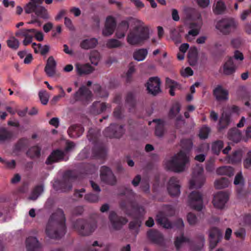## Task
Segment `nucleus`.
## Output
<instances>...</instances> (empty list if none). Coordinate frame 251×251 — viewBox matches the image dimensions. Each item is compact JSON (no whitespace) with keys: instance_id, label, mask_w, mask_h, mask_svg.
I'll list each match as a JSON object with an SVG mask.
<instances>
[{"instance_id":"1","label":"nucleus","mask_w":251,"mask_h":251,"mask_svg":"<svg viewBox=\"0 0 251 251\" xmlns=\"http://www.w3.org/2000/svg\"><path fill=\"white\" fill-rule=\"evenodd\" d=\"M129 28L126 42L130 45H141L150 37L149 25L140 19L129 18L119 23L115 32L116 38L119 39L124 38Z\"/></svg>"},{"instance_id":"2","label":"nucleus","mask_w":251,"mask_h":251,"mask_svg":"<svg viewBox=\"0 0 251 251\" xmlns=\"http://www.w3.org/2000/svg\"><path fill=\"white\" fill-rule=\"evenodd\" d=\"M183 148L187 149L192 146V143L190 140H184L181 141ZM189 162V156L188 150H181L175 154L172 159L165 163V167L171 171L175 172H181L185 170L186 165Z\"/></svg>"},{"instance_id":"3","label":"nucleus","mask_w":251,"mask_h":251,"mask_svg":"<svg viewBox=\"0 0 251 251\" xmlns=\"http://www.w3.org/2000/svg\"><path fill=\"white\" fill-rule=\"evenodd\" d=\"M65 218L63 212L58 209L50 216L46 226L45 232L50 238L57 239L65 234Z\"/></svg>"},{"instance_id":"4","label":"nucleus","mask_w":251,"mask_h":251,"mask_svg":"<svg viewBox=\"0 0 251 251\" xmlns=\"http://www.w3.org/2000/svg\"><path fill=\"white\" fill-rule=\"evenodd\" d=\"M215 27L222 35H228L236 31L238 23L233 18H224L217 21Z\"/></svg>"},{"instance_id":"5","label":"nucleus","mask_w":251,"mask_h":251,"mask_svg":"<svg viewBox=\"0 0 251 251\" xmlns=\"http://www.w3.org/2000/svg\"><path fill=\"white\" fill-rule=\"evenodd\" d=\"M205 181L203 168L200 165H197L193 170L192 177L189 182L190 189H197L201 188Z\"/></svg>"},{"instance_id":"6","label":"nucleus","mask_w":251,"mask_h":251,"mask_svg":"<svg viewBox=\"0 0 251 251\" xmlns=\"http://www.w3.org/2000/svg\"><path fill=\"white\" fill-rule=\"evenodd\" d=\"M188 205L197 211H201L203 208L202 196L199 192H191L188 200Z\"/></svg>"},{"instance_id":"7","label":"nucleus","mask_w":251,"mask_h":251,"mask_svg":"<svg viewBox=\"0 0 251 251\" xmlns=\"http://www.w3.org/2000/svg\"><path fill=\"white\" fill-rule=\"evenodd\" d=\"M74 97L75 100L80 101L84 104H87L92 100V94L85 86H82L74 94Z\"/></svg>"},{"instance_id":"8","label":"nucleus","mask_w":251,"mask_h":251,"mask_svg":"<svg viewBox=\"0 0 251 251\" xmlns=\"http://www.w3.org/2000/svg\"><path fill=\"white\" fill-rule=\"evenodd\" d=\"M116 25L115 19L111 16H108L105 20L104 27L102 34L104 36H110L114 33Z\"/></svg>"},{"instance_id":"9","label":"nucleus","mask_w":251,"mask_h":251,"mask_svg":"<svg viewBox=\"0 0 251 251\" xmlns=\"http://www.w3.org/2000/svg\"><path fill=\"white\" fill-rule=\"evenodd\" d=\"M228 195L226 193L219 192L214 195L212 201L215 207L222 209L228 200Z\"/></svg>"},{"instance_id":"10","label":"nucleus","mask_w":251,"mask_h":251,"mask_svg":"<svg viewBox=\"0 0 251 251\" xmlns=\"http://www.w3.org/2000/svg\"><path fill=\"white\" fill-rule=\"evenodd\" d=\"M148 92L153 95H156L161 92L160 80L157 77H151L147 83Z\"/></svg>"},{"instance_id":"11","label":"nucleus","mask_w":251,"mask_h":251,"mask_svg":"<svg viewBox=\"0 0 251 251\" xmlns=\"http://www.w3.org/2000/svg\"><path fill=\"white\" fill-rule=\"evenodd\" d=\"M156 220L158 223L162 225L166 228H172L173 227H176L177 228H182L184 226L183 220L180 219L177 221L176 224L174 226H172L167 218L161 213L157 215Z\"/></svg>"},{"instance_id":"12","label":"nucleus","mask_w":251,"mask_h":251,"mask_svg":"<svg viewBox=\"0 0 251 251\" xmlns=\"http://www.w3.org/2000/svg\"><path fill=\"white\" fill-rule=\"evenodd\" d=\"M100 178L102 181L108 184L113 185L116 182V178L110 169L103 166L100 169Z\"/></svg>"},{"instance_id":"13","label":"nucleus","mask_w":251,"mask_h":251,"mask_svg":"<svg viewBox=\"0 0 251 251\" xmlns=\"http://www.w3.org/2000/svg\"><path fill=\"white\" fill-rule=\"evenodd\" d=\"M68 157L67 156L65 152L60 150H56L52 151L50 155L47 158L46 163L47 164H51L53 163L57 162L61 160H67Z\"/></svg>"},{"instance_id":"14","label":"nucleus","mask_w":251,"mask_h":251,"mask_svg":"<svg viewBox=\"0 0 251 251\" xmlns=\"http://www.w3.org/2000/svg\"><path fill=\"white\" fill-rule=\"evenodd\" d=\"M210 245L211 249H213L222 237L220 231L216 227H213L209 231Z\"/></svg>"},{"instance_id":"15","label":"nucleus","mask_w":251,"mask_h":251,"mask_svg":"<svg viewBox=\"0 0 251 251\" xmlns=\"http://www.w3.org/2000/svg\"><path fill=\"white\" fill-rule=\"evenodd\" d=\"M76 228H77L81 234L87 235L95 230L96 226L95 225L91 226L88 223H84L82 221H79L77 222Z\"/></svg>"},{"instance_id":"16","label":"nucleus","mask_w":251,"mask_h":251,"mask_svg":"<svg viewBox=\"0 0 251 251\" xmlns=\"http://www.w3.org/2000/svg\"><path fill=\"white\" fill-rule=\"evenodd\" d=\"M169 194L174 196H177L180 194V185L178 180L175 177L171 178L168 185Z\"/></svg>"},{"instance_id":"17","label":"nucleus","mask_w":251,"mask_h":251,"mask_svg":"<svg viewBox=\"0 0 251 251\" xmlns=\"http://www.w3.org/2000/svg\"><path fill=\"white\" fill-rule=\"evenodd\" d=\"M110 107L108 104L101 101H95L91 106L90 112L94 115L100 114Z\"/></svg>"},{"instance_id":"18","label":"nucleus","mask_w":251,"mask_h":251,"mask_svg":"<svg viewBox=\"0 0 251 251\" xmlns=\"http://www.w3.org/2000/svg\"><path fill=\"white\" fill-rule=\"evenodd\" d=\"M56 62L52 56H50L45 68V71L49 77H53L56 74Z\"/></svg>"},{"instance_id":"19","label":"nucleus","mask_w":251,"mask_h":251,"mask_svg":"<svg viewBox=\"0 0 251 251\" xmlns=\"http://www.w3.org/2000/svg\"><path fill=\"white\" fill-rule=\"evenodd\" d=\"M237 65L233 58L229 57L223 65V73L226 75L233 74L237 69Z\"/></svg>"},{"instance_id":"20","label":"nucleus","mask_w":251,"mask_h":251,"mask_svg":"<svg viewBox=\"0 0 251 251\" xmlns=\"http://www.w3.org/2000/svg\"><path fill=\"white\" fill-rule=\"evenodd\" d=\"M43 0H30V1L27 3L24 7L25 12L27 14H30L32 12L35 13Z\"/></svg>"},{"instance_id":"21","label":"nucleus","mask_w":251,"mask_h":251,"mask_svg":"<svg viewBox=\"0 0 251 251\" xmlns=\"http://www.w3.org/2000/svg\"><path fill=\"white\" fill-rule=\"evenodd\" d=\"M109 219L111 222L112 226L115 229H119L121 226L125 224L127 221L125 218H119L117 217L116 213L111 212L109 215Z\"/></svg>"},{"instance_id":"22","label":"nucleus","mask_w":251,"mask_h":251,"mask_svg":"<svg viewBox=\"0 0 251 251\" xmlns=\"http://www.w3.org/2000/svg\"><path fill=\"white\" fill-rule=\"evenodd\" d=\"M27 251H40V245L35 237H30L26 241Z\"/></svg>"},{"instance_id":"23","label":"nucleus","mask_w":251,"mask_h":251,"mask_svg":"<svg viewBox=\"0 0 251 251\" xmlns=\"http://www.w3.org/2000/svg\"><path fill=\"white\" fill-rule=\"evenodd\" d=\"M98 44V39L95 38H88L83 40L80 43L81 48L89 50L95 48Z\"/></svg>"},{"instance_id":"24","label":"nucleus","mask_w":251,"mask_h":251,"mask_svg":"<svg viewBox=\"0 0 251 251\" xmlns=\"http://www.w3.org/2000/svg\"><path fill=\"white\" fill-rule=\"evenodd\" d=\"M151 123L155 124V135L159 137H162L164 134L165 131L164 129V122L159 119H155L153 120L151 122H149V125H151Z\"/></svg>"},{"instance_id":"25","label":"nucleus","mask_w":251,"mask_h":251,"mask_svg":"<svg viewBox=\"0 0 251 251\" xmlns=\"http://www.w3.org/2000/svg\"><path fill=\"white\" fill-rule=\"evenodd\" d=\"M75 67L77 73L80 75L89 74L94 70V69L88 64L77 63Z\"/></svg>"},{"instance_id":"26","label":"nucleus","mask_w":251,"mask_h":251,"mask_svg":"<svg viewBox=\"0 0 251 251\" xmlns=\"http://www.w3.org/2000/svg\"><path fill=\"white\" fill-rule=\"evenodd\" d=\"M214 95L218 100H225L228 99V92L220 86L214 89Z\"/></svg>"},{"instance_id":"27","label":"nucleus","mask_w":251,"mask_h":251,"mask_svg":"<svg viewBox=\"0 0 251 251\" xmlns=\"http://www.w3.org/2000/svg\"><path fill=\"white\" fill-rule=\"evenodd\" d=\"M180 110V104L178 103H175L170 110L169 117L171 119L176 118L177 122L181 121L182 117L179 115Z\"/></svg>"},{"instance_id":"28","label":"nucleus","mask_w":251,"mask_h":251,"mask_svg":"<svg viewBox=\"0 0 251 251\" xmlns=\"http://www.w3.org/2000/svg\"><path fill=\"white\" fill-rule=\"evenodd\" d=\"M30 31L27 29H23L19 32L16 33L17 36H22L25 37L23 41V44L25 46H27L29 43H31L32 35H30Z\"/></svg>"},{"instance_id":"29","label":"nucleus","mask_w":251,"mask_h":251,"mask_svg":"<svg viewBox=\"0 0 251 251\" xmlns=\"http://www.w3.org/2000/svg\"><path fill=\"white\" fill-rule=\"evenodd\" d=\"M83 132L82 127L79 126L74 125L69 127L68 130V134L72 137L79 136Z\"/></svg>"},{"instance_id":"30","label":"nucleus","mask_w":251,"mask_h":251,"mask_svg":"<svg viewBox=\"0 0 251 251\" xmlns=\"http://www.w3.org/2000/svg\"><path fill=\"white\" fill-rule=\"evenodd\" d=\"M148 53L146 49H141L136 50L133 53V58L137 61H142L145 60Z\"/></svg>"},{"instance_id":"31","label":"nucleus","mask_w":251,"mask_h":251,"mask_svg":"<svg viewBox=\"0 0 251 251\" xmlns=\"http://www.w3.org/2000/svg\"><path fill=\"white\" fill-rule=\"evenodd\" d=\"M231 122L230 115L226 113H223L219 122V130H222L226 127Z\"/></svg>"},{"instance_id":"32","label":"nucleus","mask_w":251,"mask_h":251,"mask_svg":"<svg viewBox=\"0 0 251 251\" xmlns=\"http://www.w3.org/2000/svg\"><path fill=\"white\" fill-rule=\"evenodd\" d=\"M226 10V6L222 0H215L213 6V12L216 14H221Z\"/></svg>"},{"instance_id":"33","label":"nucleus","mask_w":251,"mask_h":251,"mask_svg":"<svg viewBox=\"0 0 251 251\" xmlns=\"http://www.w3.org/2000/svg\"><path fill=\"white\" fill-rule=\"evenodd\" d=\"M228 137L229 140L236 143L240 141L241 134L239 130L236 128H234L229 131Z\"/></svg>"},{"instance_id":"34","label":"nucleus","mask_w":251,"mask_h":251,"mask_svg":"<svg viewBox=\"0 0 251 251\" xmlns=\"http://www.w3.org/2000/svg\"><path fill=\"white\" fill-rule=\"evenodd\" d=\"M105 46L109 49L119 48L123 47L124 43L117 39L111 38L106 41Z\"/></svg>"},{"instance_id":"35","label":"nucleus","mask_w":251,"mask_h":251,"mask_svg":"<svg viewBox=\"0 0 251 251\" xmlns=\"http://www.w3.org/2000/svg\"><path fill=\"white\" fill-rule=\"evenodd\" d=\"M189 62L191 65H195L198 59L197 49L194 47L189 50L188 53Z\"/></svg>"},{"instance_id":"36","label":"nucleus","mask_w":251,"mask_h":251,"mask_svg":"<svg viewBox=\"0 0 251 251\" xmlns=\"http://www.w3.org/2000/svg\"><path fill=\"white\" fill-rule=\"evenodd\" d=\"M166 83L168 87L170 88L169 93L171 96L175 95V91L176 89H179L180 86L176 82L173 81L170 78H166Z\"/></svg>"},{"instance_id":"37","label":"nucleus","mask_w":251,"mask_h":251,"mask_svg":"<svg viewBox=\"0 0 251 251\" xmlns=\"http://www.w3.org/2000/svg\"><path fill=\"white\" fill-rule=\"evenodd\" d=\"M122 130V127H119L115 125H111L110 126L107 127L105 130V135L109 137H118L119 136L116 134L115 132L114 131L116 129Z\"/></svg>"},{"instance_id":"38","label":"nucleus","mask_w":251,"mask_h":251,"mask_svg":"<svg viewBox=\"0 0 251 251\" xmlns=\"http://www.w3.org/2000/svg\"><path fill=\"white\" fill-rule=\"evenodd\" d=\"M216 173L220 175H227L228 176H233L234 171L232 168L230 167L223 166L217 169Z\"/></svg>"},{"instance_id":"39","label":"nucleus","mask_w":251,"mask_h":251,"mask_svg":"<svg viewBox=\"0 0 251 251\" xmlns=\"http://www.w3.org/2000/svg\"><path fill=\"white\" fill-rule=\"evenodd\" d=\"M189 243V240L182 235L176 238L175 245L176 249L179 250Z\"/></svg>"},{"instance_id":"40","label":"nucleus","mask_w":251,"mask_h":251,"mask_svg":"<svg viewBox=\"0 0 251 251\" xmlns=\"http://www.w3.org/2000/svg\"><path fill=\"white\" fill-rule=\"evenodd\" d=\"M191 27L194 28L190 30L186 35V38L189 41L193 40L199 34L201 26L200 25H192Z\"/></svg>"},{"instance_id":"41","label":"nucleus","mask_w":251,"mask_h":251,"mask_svg":"<svg viewBox=\"0 0 251 251\" xmlns=\"http://www.w3.org/2000/svg\"><path fill=\"white\" fill-rule=\"evenodd\" d=\"M93 88L97 97L100 98L107 97V92L104 89H102L100 85H94Z\"/></svg>"},{"instance_id":"42","label":"nucleus","mask_w":251,"mask_h":251,"mask_svg":"<svg viewBox=\"0 0 251 251\" xmlns=\"http://www.w3.org/2000/svg\"><path fill=\"white\" fill-rule=\"evenodd\" d=\"M44 188L42 186H38L35 188L32 191L31 195L29 197V199L32 201L36 200L38 197L43 193Z\"/></svg>"},{"instance_id":"43","label":"nucleus","mask_w":251,"mask_h":251,"mask_svg":"<svg viewBox=\"0 0 251 251\" xmlns=\"http://www.w3.org/2000/svg\"><path fill=\"white\" fill-rule=\"evenodd\" d=\"M229 182L225 178L222 177L220 179L216 180L214 182V185L217 189H222L228 186Z\"/></svg>"},{"instance_id":"44","label":"nucleus","mask_w":251,"mask_h":251,"mask_svg":"<svg viewBox=\"0 0 251 251\" xmlns=\"http://www.w3.org/2000/svg\"><path fill=\"white\" fill-rule=\"evenodd\" d=\"M231 57L233 58V60L237 65L241 64L244 59L243 53L238 50L234 51L233 56Z\"/></svg>"},{"instance_id":"45","label":"nucleus","mask_w":251,"mask_h":251,"mask_svg":"<svg viewBox=\"0 0 251 251\" xmlns=\"http://www.w3.org/2000/svg\"><path fill=\"white\" fill-rule=\"evenodd\" d=\"M100 59V54L97 50H93L91 52L90 55V60L91 63L97 66Z\"/></svg>"},{"instance_id":"46","label":"nucleus","mask_w":251,"mask_h":251,"mask_svg":"<svg viewBox=\"0 0 251 251\" xmlns=\"http://www.w3.org/2000/svg\"><path fill=\"white\" fill-rule=\"evenodd\" d=\"M148 236L151 240L154 242H158L161 238V234L158 232L154 230H150L148 232Z\"/></svg>"},{"instance_id":"47","label":"nucleus","mask_w":251,"mask_h":251,"mask_svg":"<svg viewBox=\"0 0 251 251\" xmlns=\"http://www.w3.org/2000/svg\"><path fill=\"white\" fill-rule=\"evenodd\" d=\"M37 16L43 19H47L49 18V16L47 10L42 6H40L38 9L35 13Z\"/></svg>"},{"instance_id":"48","label":"nucleus","mask_w":251,"mask_h":251,"mask_svg":"<svg viewBox=\"0 0 251 251\" xmlns=\"http://www.w3.org/2000/svg\"><path fill=\"white\" fill-rule=\"evenodd\" d=\"M8 46L14 50H17L19 46V42L14 37H10L7 41Z\"/></svg>"},{"instance_id":"49","label":"nucleus","mask_w":251,"mask_h":251,"mask_svg":"<svg viewBox=\"0 0 251 251\" xmlns=\"http://www.w3.org/2000/svg\"><path fill=\"white\" fill-rule=\"evenodd\" d=\"M39 96L40 101L43 104L46 105L47 104L49 100L50 96L46 91H40L39 93Z\"/></svg>"},{"instance_id":"50","label":"nucleus","mask_w":251,"mask_h":251,"mask_svg":"<svg viewBox=\"0 0 251 251\" xmlns=\"http://www.w3.org/2000/svg\"><path fill=\"white\" fill-rule=\"evenodd\" d=\"M40 149L38 146H35L30 148L27 152V154L30 157H37L39 155Z\"/></svg>"},{"instance_id":"51","label":"nucleus","mask_w":251,"mask_h":251,"mask_svg":"<svg viewBox=\"0 0 251 251\" xmlns=\"http://www.w3.org/2000/svg\"><path fill=\"white\" fill-rule=\"evenodd\" d=\"M223 147V143L222 141H217L212 144V150L215 153L218 154Z\"/></svg>"},{"instance_id":"52","label":"nucleus","mask_w":251,"mask_h":251,"mask_svg":"<svg viewBox=\"0 0 251 251\" xmlns=\"http://www.w3.org/2000/svg\"><path fill=\"white\" fill-rule=\"evenodd\" d=\"M210 129L206 126H203L200 130L199 133V137L201 139H205L207 138Z\"/></svg>"},{"instance_id":"53","label":"nucleus","mask_w":251,"mask_h":251,"mask_svg":"<svg viewBox=\"0 0 251 251\" xmlns=\"http://www.w3.org/2000/svg\"><path fill=\"white\" fill-rule=\"evenodd\" d=\"M187 220L190 225H195L198 222L196 216L191 212H190L187 214Z\"/></svg>"},{"instance_id":"54","label":"nucleus","mask_w":251,"mask_h":251,"mask_svg":"<svg viewBox=\"0 0 251 251\" xmlns=\"http://www.w3.org/2000/svg\"><path fill=\"white\" fill-rule=\"evenodd\" d=\"M10 134L8 131H7L4 128L0 129V142H3L9 138Z\"/></svg>"},{"instance_id":"55","label":"nucleus","mask_w":251,"mask_h":251,"mask_svg":"<svg viewBox=\"0 0 251 251\" xmlns=\"http://www.w3.org/2000/svg\"><path fill=\"white\" fill-rule=\"evenodd\" d=\"M29 30L31 33H32L34 35L36 40H37L39 41H42L43 40L44 35L41 31H37L35 29H30Z\"/></svg>"},{"instance_id":"56","label":"nucleus","mask_w":251,"mask_h":251,"mask_svg":"<svg viewBox=\"0 0 251 251\" xmlns=\"http://www.w3.org/2000/svg\"><path fill=\"white\" fill-rule=\"evenodd\" d=\"M33 46H37L39 49V52L42 55H45L50 50V47L48 45L41 46V44H36L33 43Z\"/></svg>"},{"instance_id":"57","label":"nucleus","mask_w":251,"mask_h":251,"mask_svg":"<svg viewBox=\"0 0 251 251\" xmlns=\"http://www.w3.org/2000/svg\"><path fill=\"white\" fill-rule=\"evenodd\" d=\"M242 156V151H237L234 153L232 158L230 159V160L232 162L240 161L241 160Z\"/></svg>"},{"instance_id":"58","label":"nucleus","mask_w":251,"mask_h":251,"mask_svg":"<svg viewBox=\"0 0 251 251\" xmlns=\"http://www.w3.org/2000/svg\"><path fill=\"white\" fill-rule=\"evenodd\" d=\"M234 184L236 185L242 186L244 184V179L242 173L240 172L235 176Z\"/></svg>"},{"instance_id":"59","label":"nucleus","mask_w":251,"mask_h":251,"mask_svg":"<svg viewBox=\"0 0 251 251\" xmlns=\"http://www.w3.org/2000/svg\"><path fill=\"white\" fill-rule=\"evenodd\" d=\"M244 166L246 169L251 167V151L247 153L246 158L244 161Z\"/></svg>"},{"instance_id":"60","label":"nucleus","mask_w":251,"mask_h":251,"mask_svg":"<svg viewBox=\"0 0 251 251\" xmlns=\"http://www.w3.org/2000/svg\"><path fill=\"white\" fill-rule=\"evenodd\" d=\"M181 74L184 77H188L193 75V71L190 68L186 67L181 70Z\"/></svg>"},{"instance_id":"61","label":"nucleus","mask_w":251,"mask_h":251,"mask_svg":"<svg viewBox=\"0 0 251 251\" xmlns=\"http://www.w3.org/2000/svg\"><path fill=\"white\" fill-rule=\"evenodd\" d=\"M242 41L240 38L232 39L231 41V45L235 48H239L242 45Z\"/></svg>"},{"instance_id":"62","label":"nucleus","mask_w":251,"mask_h":251,"mask_svg":"<svg viewBox=\"0 0 251 251\" xmlns=\"http://www.w3.org/2000/svg\"><path fill=\"white\" fill-rule=\"evenodd\" d=\"M85 199L90 202H96L98 200V196L95 194H89L85 196Z\"/></svg>"},{"instance_id":"63","label":"nucleus","mask_w":251,"mask_h":251,"mask_svg":"<svg viewBox=\"0 0 251 251\" xmlns=\"http://www.w3.org/2000/svg\"><path fill=\"white\" fill-rule=\"evenodd\" d=\"M64 24L70 30H74L75 27L74 26L71 20L67 17L65 18Z\"/></svg>"},{"instance_id":"64","label":"nucleus","mask_w":251,"mask_h":251,"mask_svg":"<svg viewBox=\"0 0 251 251\" xmlns=\"http://www.w3.org/2000/svg\"><path fill=\"white\" fill-rule=\"evenodd\" d=\"M198 5L202 8H206L210 4V0H196Z\"/></svg>"}]
</instances>
